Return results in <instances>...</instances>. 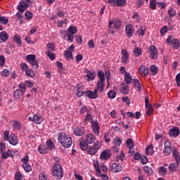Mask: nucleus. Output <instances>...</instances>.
Segmentation results:
<instances>
[{
    "label": "nucleus",
    "mask_w": 180,
    "mask_h": 180,
    "mask_svg": "<svg viewBox=\"0 0 180 180\" xmlns=\"http://www.w3.org/2000/svg\"><path fill=\"white\" fill-rule=\"evenodd\" d=\"M179 166V160H176L175 163L170 164V165L169 166V169L172 172H176Z\"/></svg>",
    "instance_id": "obj_21"
},
{
    "label": "nucleus",
    "mask_w": 180,
    "mask_h": 180,
    "mask_svg": "<svg viewBox=\"0 0 180 180\" xmlns=\"http://www.w3.org/2000/svg\"><path fill=\"white\" fill-rule=\"evenodd\" d=\"M22 162V165H25L27 164H29L30 162V156L29 155H25L21 160Z\"/></svg>",
    "instance_id": "obj_41"
},
{
    "label": "nucleus",
    "mask_w": 180,
    "mask_h": 180,
    "mask_svg": "<svg viewBox=\"0 0 180 180\" xmlns=\"http://www.w3.org/2000/svg\"><path fill=\"white\" fill-rule=\"evenodd\" d=\"M25 75L27 77L34 78V72L32 69H27L25 71Z\"/></svg>",
    "instance_id": "obj_36"
},
{
    "label": "nucleus",
    "mask_w": 180,
    "mask_h": 180,
    "mask_svg": "<svg viewBox=\"0 0 180 180\" xmlns=\"http://www.w3.org/2000/svg\"><path fill=\"white\" fill-rule=\"evenodd\" d=\"M167 45L172 46L174 49H179L180 48V40L177 39H172V36L169 35L166 40Z\"/></svg>",
    "instance_id": "obj_5"
},
{
    "label": "nucleus",
    "mask_w": 180,
    "mask_h": 180,
    "mask_svg": "<svg viewBox=\"0 0 180 180\" xmlns=\"http://www.w3.org/2000/svg\"><path fill=\"white\" fill-rule=\"evenodd\" d=\"M8 141H9V143L11 144V146H17L18 143L17 136L14 134H11L9 136Z\"/></svg>",
    "instance_id": "obj_18"
},
{
    "label": "nucleus",
    "mask_w": 180,
    "mask_h": 180,
    "mask_svg": "<svg viewBox=\"0 0 180 180\" xmlns=\"http://www.w3.org/2000/svg\"><path fill=\"white\" fill-rule=\"evenodd\" d=\"M8 39V35L7 32H5V31H2V32H0V44L2 42H6Z\"/></svg>",
    "instance_id": "obj_22"
},
{
    "label": "nucleus",
    "mask_w": 180,
    "mask_h": 180,
    "mask_svg": "<svg viewBox=\"0 0 180 180\" xmlns=\"http://www.w3.org/2000/svg\"><path fill=\"white\" fill-rule=\"evenodd\" d=\"M91 127L94 133L98 136L100 134V126L97 120H92Z\"/></svg>",
    "instance_id": "obj_12"
},
{
    "label": "nucleus",
    "mask_w": 180,
    "mask_h": 180,
    "mask_svg": "<svg viewBox=\"0 0 180 180\" xmlns=\"http://www.w3.org/2000/svg\"><path fill=\"white\" fill-rule=\"evenodd\" d=\"M134 33V28L133 25L127 24L125 27V34L128 38L132 37Z\"/></svg>",
    "instance_id": "obj_10"
},
{
    "label": "nucleus",
    "mask_w": 180,
    "mask_h": 180,
    "mask_svg": "<svg viewBox=\"0 0 180 180\" xmlns=\"http://www.w3.org/2000/svg\"><path fill=\"white\" fill-rule=\"evenodd\" d=\"M120 92L123 94H127L129 92V86H124L120 89Z\"/></svg>",
    "instance_id": "obj_57"
},
{
    "label": "nucleus",
    "mask_w": 180,
    "mask_h": 180,
    "mask_svg": "<svg viewBox=\"0 0 180 180\" xmlns=\"http://www.w3.org/2000/svg\"><path fill=\"white\" fill-rule=\"evenodd\" d=\"M139 74L141 76H148V68L145 65H141L139 67Z\"/></svg>",
    "instance_id": "obj_20"
},
{
    "label": "nucleus",
    "mask_w": 180,
    "mask_h": 180,
    "mask_svg": "<svg viewBox=\"0 0 180 180\" xmlns=\"http://www.w3.org/2000/svg\"><path fill=\"white\" fill-rule=\"evenodd\" d=\"M79 147L80 149L83 151H85L89 149L88 143L85 141H82L79 143Z\"/></svg>",
    "instance_id": "obj_29"
},
{
    "label": "nucleus",
    "mask_w": 180,
    "mask_h": 180,
    "mask_svg": "<svg viewBox=\"0 0 180 180\" xmlns=\"http://www.w3.org/2000/svg\"><path fill=\"white\" fill-rule=\"evenodd\" d=\"M127 3L126 0H116L117 6H124Z\"/></svg>",
    "instance_id": "obj_58"
},
{
    "label": "nucleus",
    "mask_w": 180,
    "mask_h": 180,
    "mask_svg": "<svg viewBox=\"0 0 180 180\" xmlns=\"http://www.w3.org/2000/svg\"><path fill=\"white\" fill-rule=\"evenodd\" d=\"M47 47H48L49 50L46 51L52 52V51H56V45L53 44L49 43L47 44Z\"/></svg>",
    "instance_id": "obj_53"
},
{
    "label": "nucleus",
    "mask_w": 180,
    "mask_h": 180,
    "mask_svg": "<svg viewBox=\"0 0 180 180\" xmlns=\"http://www.w3.org/2000/svg\"><path fill=\"white\" fill-rule=\"evenodd\" d=\"M98 75L100 80L97 82V84L95 90H97L98 93H103L105 90V75L103 72L98 71Z\"/></svg>",
    "instance_id": "obj_2"
},
{
    "label": "nucleus",
    "mask_w": 180,
    "mask_h": 180,
    "mask_svg": "<svg viewBox=\"0 0 180 180\" xmlns=\"http://www.w3.org/2000/svg\"><path fill=\"white\" fill-rule=\"evenodd\" d=\"M167 169L164 167H160L158 172L162 176H165L167 174Z\"/></svg>",
    "instance_id": "obj_46"
},
{
    "label": "nucleus",
    "mask_w": 180,
    "mask_h": 180,
    "mask_svg": "<svg viewBox=\"0 0 180 180\" xmlns=\"http://www.w3.org/2000/svg\"><path fill=\"white\" fill-rule=\"evenodd\" d=\"M68 20L67 18L58 21V27L62 28L63 25H66L68 23Z\"/></svg>",
    "instance_id": "obj_51"
},
{
    "label": "nucleus",
    "mask_w": 180,
    "mask_h": 180,
    "mask_svg": "<svg viewBox=\"0 0 180 180\" xmlns=\"http://www.w3.org/2000/svg\"><path fill=\"white\" fill-rule=\"evenodd\" d=\"M38 151L40 154H46L49 151V148L46 146H39Z\"/></svg>",
    "instance_id": "obj_24"
},
{
    "label": "nucleus",
    "mask_w": 180,
    "mask_h": 180,
    "mask_svg": "<svg viewBox=\"0 0 180 180\" xmlns=\"http://www.w3.org/2000/svg\"><path fill=\"white\" fill-rule=\"evenodd\" d=\"M25 1H22L19 3L17 9L18 11H19V12H25V11H27V8L29 6V3L31 2V0H25Z\"/></svg>",
    "instance_id": "obj_9"
},
{
    "label": "nucleus",
    "mask_w": 180,
    "mask_h": 180,
    "mask_svg": "<svg viewBox=\"0 0 180 180\" xmlns=\"http://www.w3.org/2000/svg\"><path fill=\"white\" fill-rule=\"evenodd\" d=\"M114 27L116 30L120 29V27H122V21L119 19L115 20L114 22Z\"/></svg>",
    "instance_id": "obj_37"
},
{
    "label": "nucleus",
    "mask_w": 180,
    "mask_h": 180,
    "mask_svg": "<svg viewBox=\"0 0 180 180\" xmlns=\"http://www.w3.org/2000/svg\"><path fill=\"white\" fill-rule=\"evenodd\" d=\"M150 58L152 60H157L159 58L158 50L155 46H151L148 49Z\"/></svg>",
    "instance_id": "obj_8"
},
{
    "label": "nucleus",
    "mask_w": 180,
    "mask_h": 180,
    "mask_svg": "<svg viewBox=\"0 0 180 180\" xmlns=\"http://www.w3.org/2000/svg\"><path fill=\"white\" fill-rule=\"evenodd\" d=\"M20 68L22 72H26L29 69L27 64L25 63H20Z\"/></svg>",
    "instance_id": "obj_56"
},
{
    "label": "nucleus",
    "mask_w": 180,
    "mask_h": 180,
    "mask_svg": "<svg viewBox=\"0 0 180 180\" xmlns=\"http://www.w3.org/2000/svg\"><path fill=\"white\" fill-rule=\"evenodd\" d=\"M8 23V19L6 16L0 15V24L7 25Z\"/></svg>",
    "instance_id": "obj_42"
},
{
    "label": "nucleus",
    "mask_w": 180,
    "mask_h": 180,
    "mask_svg": "<svg viewBox=\"0 0 180 180\" xmlns=\"http://www.w3.org/2000/svg\"><path fill=\"white\" fill-rule=\"evenodd\" d=\"M125 158V155L123 151H122L119 155H117V160L123 161Z\"/></svg>",
    "instance_id": "obj_60"
},
{
    "label": "nucleus",
    "mask_w": 180,
    "mask_h": 180,
    "mask_svg": "<svg viewBox=\"0 0 180 180\" xmlns=\"http://www.w3.org/2000/svg\"><path fill=\"white\" fill-rule=\"evenodd\" d=\"M167 32H168V28L166 25H165L160 29V34L162 36H164Z\"/></svg>",
    "instance_id": "obj_63"
},
{
    "label": "nucleus",
    "mask_w": 180,
    "mask_h": 180,
    "mask_svg": "<svg viewBox=\"0 0 180 180\" xmlns=\"http://www.w3.org/2000/svg\"><path fill=\"white\" fill-rule=\"evenodd\" d=\"M20 91L22 94V95L26 92V84L21 83L19 84Z\"/></svg>",
    "instance_id": "obj_54"
},
{
    "label": "nucleus",
    "mask_w": 180,
    "mask_h": 180,
    "mask_svg": "<svg viewBox=\"0 0 180 180\" xmlns=\"http://www.w3.org/2000/svg\"><path fill=\"white\" fill-rule=\"evenodd\" d=\"M39 180H49L46 177V174L44 172L39 174Z\"/></svg>",
    "instance_id": "obj_62"
},
{
    "label": "nucleus",
    "mask_w": 180,
    "mask_h": 180,
    "mask_svg": "<svg viewBox=\"0 0 180 180\" xmlns=\"http://www.w3.org/2000/svg\"><path fill=\"white\" fill-rule=\"evenodd\" d=\"M150 71L151 72L153 76H155L159 72V68L157 65H154L150 68Z\"/></svg>",
    "instance_id": "obj_25"
},
{
    "label": "nucleus",
    "mask_w": 180,
    "mask_h": 180,
    "mask_svg": "<svg viewBox=\"0 0 180 180\" xmlns=\"http://www.w3.org/2000/svg\"><path fill=\"white\" fill-rule=\"evenodd\" d=\"M14 41L18 46L22 45L21 37L18 34L14 36Z\"/></svg>",
    "instance_id": "obj_33"
},
{
    "label": "nucleus",
    "mask_w": 180,
    "mask_h": 180,
    "mask_svg": "<svg viewBox=\"0 0 180 180\" xmlns=\"http://www.w3.org/2000/svg\"><path fill=\"white\" fill-rule=\"evenodd\" d=\"M11 126H13V128L16 130H20L22 129V124L19 121H11Z\"/></svg>",
    "instance_id": "obj_23"
},
{
    "label": "nucleus",
    "mask_w": 180,
    "mask_h": 180,
    "mask_svg": "<svg viewBox=\"0 0 180 180\" xmlns=\"http://www.w3.org/2000/svg\"><path fill=\"white\" fill-rule=\"evenodd\" d=\"M85 131H86L85 128L80 126L75 129L74 134L77 136H82V135L84 134Z\"/></svg>",
    "instance_id": "obj_15"
},
{
    "label": "nucleus",
    "mask_w": 180,
    "mask_h": 180,
    "mask_svg": "<svg viewBox=\"0 0 180 180\" xmlns=\"http://www.w3.org/2000/svg\"><path fill=\"white\" fill-rule=\"evenodd\" d=\"M129 53L126 49H122V62L123 64H127V62L129 61Z\"/></svg>",
    "instance_id": "obj_17"
},
{
    "label": "nucleus",
    "mask_w": 180,
    "mask_h": 180,
    "mask_svg": "<svg viewBox=\"0 0 180 180\" xmlns=\"http://www.w3.org/2000/svg\"><path fill=\"white\" fill-rule=\"evenodd\" d=\"M86 141L89 145H93L96 143V137L93 134H89L86 136Z\"/></svg>",
    "instance_id": "obj_14"
},
{
    "label": "nucleus",
    "mask_w": 180,
    "mask_h": 180,
    "mask_svg": "<svg viewBox=\"0 0 180 180\" xmlns=\"http://www.w3.org/2000/svg\"><path fill=\"white\" fill-rule=\"evenodd\" d=\"M28 120L36 124H40L44 121L43 116L39 113H35L33 116H30Z\"/></svg>",
    "instance_id": "obj_7"
},
{
    "label": "nucleus",
    "mask_w": 180,
    "mask_h": 180,
    "mask_svg": "<svg viewBox=\"0 0 180 180\" xmlns=\"http://www.w3.org/2000/svg\"><path fill=\"white\" fill-rule=\"evenodd\" d=\"M84 94L87 98H89V99H97V98L99 97L98 95L97 90L92 91H86L84 92Z\"/></svg>",
    "instance_id": "obj_13"
},
{
    "label": "nucleus",
    "mask_w": 180,
    "mask_h": 180,
    "mask_svg": "<svg viewBox=\"0 0 180 180\" xmlns=\"http://www.w3.org/2000/svg\"><path fill=\"white\" fill-rule=\"evenodd\" d=\"M63 169L60 165H53V177L58 180L63 177Z\"/></svg>",
    "instance_id": "obj_4"
},
{
    "label": "nucleus",
    "mask_w": 180,
    "mask_h": 180,
    "mask_svg": "<svg viewBox=\"0 0 180 180\" xmlns=\"http://www.w3.org/2000/svg\"><path fill=\"white\" fill-rule=\"evenodd\" d=\"M134 144V141L131 139H128L126 141V145L129 148V152H131V150L132 149Z\"/></svg>",
    "instance_id": "obj_39"
},
{
    "label": "nucleus",
    "mask_w": 180,
    "mask_h": 180,
    "mask_svg": "<svg viewBox=\"0 0 180 180\" xmlns=\"http://www.w3.org/2000/svg\"><path fill=\"white\" fill-rule=\"evenodd\" d=\"M9 70L8 69H4V70L1 72V76L4 77H7L9 76Z\"/></svg>",
    "instance_id": "obj_64"
},
{
    "label": "nucleus",
    "mask_w": 180,
    "mask_h": 180,
    "mask_svg": "<svg viewBox=\"0 0 180 180\" xmlns=\"http://www.w3.org/2000/svg\"><path fill=\"white\" fill-rule=\"evenodd\" d=\"M22 95L23 94H22V91H20V90L19 89H16L14 91V98H15L16 99H19V98H21Z\"/></svg>",
    "instance_id": "obj_48"
},
{
    "label": "nucleus",
    "mask_w": 180,
    "mask_h": 180,
    "mask_svg": "<svg viewBox=\"0 0 180 180\" xmlns=\"http://www.w3.org/2000/svg\"><path fill=\"white\" fill-rule=\"evenodd\" d=\"M83 94H84V92L83 91V87L80 86L79 85L77 86V91H76V96L78 98H81V96L83 95Z\"/></svg>",
    "instance_id": "obj_30"
},
{
    "label": "nucleus",
    "mask_w": 180,
    "mask_h": 180,
    "mask_svg": "<svg viewBox=\"0 0 180 180\" xmlns=\"http://www.w3.org/2000/svg\"><path fill=\"white\" fill-rule=\"evenodd\" d=\"M146 153L149 155H153L154 153V147L152 144L146 148Z\"/></svg>",
    "instance_id": "obj_27"
},
{
    "label": "nucleus",
    "mask_w": 180,
    "mask_h": 180,
    "mask_svg": "<svg viewBox=\"0 0 180 180\" xmlns=\"http://www.w3.org/2000/svg\"><path fill=\"white\" fill-rule=\"evenodd\" d=\"M168 15L169 16V18L175 17V15H176V11L174 8H170L168 10Z\"/></svg>",
    "instance_id": "obj_52"
},
{
    "label": "nucleus",
    "mask_w": 180,
    "mask_h": 180,
    "mask_svg": "<svg viewBox=\"0 0 180 180\" xmlns=\"http://www.w3.org/2000/svg\"><path fill=\"white\" fill-rule=\"evenodd\" d=\"M68 31L70 34H77V30L75 26H70L68 27Z\"/></svg>",
    "instance_id": "obj_38"
},
{
    "label": "nucleus",
    "mask_w": 180,
    "mask_h": 180,
    "mask_svg": "<svg viewBox=\"0 0 180 180\" xmlns=\"http://www.w3.org/2000/svg\"><path fill=\"white\" fill-rule=\"evenodd\" d=\"M102 143L100 141H96V143L88 148V154L93 156L95 155L98 151L101 148Z\"/></svg>",
    "instance_id": "obj_3"
},
{
    "label": "nucleus",
    "mask_w": 180,
    "mask_h": 180,
    "mask_svg": "<svg viewBox=\"0 0 180 180\" xmlns=\"http://www.w3.org/2000/svg\"><path fill=\"white\" fill-rule=\"evenodd\" d=\"M172 153V147L169 148H164L163 149V153L165 155L168 156Z\"/></svg>",
    "instance_id": "obj_55"
},
{
    "label": "nucleus",
    "mask_w": 180,
    "mask_h": 180,
    "mask_svg": "<svg viewBox=\"0 0 180 180\" xmlns=\"http://www.w3.org/2000/svg\"><path fill=\"white\" fill-rule=\"evenodd\" d=\"M134 54L136 58H139L140 57V56H141L142 54V50L141 48H136L134 50Z\"/></svg>",
    "instance_id": "obj_35"
},
{
    "label": "nucleus",
    "mask_w": 180,
    "mask_h": 180,
    "mask_svg": "<svg viewBox=\"0 0 180 180\" xmlns=\"http://www.w3.org/2000/svg\"><path fill=\"white\" fill-rule=\"evenodd\" d=\"M149 7L152 11H155L157 8V0H150Z\"/></svg>",
    "instance_id": "obj_34"
},
{
    "label": "nucleus",
    "mask_w": 180,
    "mask_h": 180,
    "mask_svg": "<svg viewBox=\"0 0 180 180\" xmlns=\"http://www.w3.org/2000/svg\"><path fill=\"white\" fill-rule=\"evenodd\" d=\"M22 168L26 172H30L32 171V167L30 165H22Z\"/></svg>",
    "instance_id": "obj_49"
},
{
    "label": "nucleus",
    "mask_w": 180,
    "mask_h": 180,
    "mask_svg": "<svg viewBox=\"0 0 180 180\" xmlns=\"http://www.w3.org/2000/svg\"><path fill=\"white\" fill-rule=\"evenodd\" d=\"M15 180H23V176L20 172H17L15 173V176H14Z\"/></svg>",
    "instance_id": "obj_47"
},
{
    "label": "nucleus",
    "mask_w": 180,
    "mask_h": 180,
    "mask_svg": "<svg viewBox=\"0 0 180 180\" xmlns=\"http://www.w3.org/2000/svg\"><path fill=\"white\" fill-rule=\"evenodd\" d=\"M112 156V153L110 150H104L100 154V159L101 160H108Z\"/></svg>",
    "instance_id": "obj_11"
},
{
    "label": "nucleus",
    "mask_w": 180,
    "mask_h": 180,
    "mask_svg": "<svg viewBox=\"0 0 180 180\" xmlns=\"http://www.w3.org/2000/svg\"><path fill=\"white\" fill-rule=\"evenodd\" d=\"M108 98H110V99H115V98H116V96H117V93L113 90L110 91L108 93Z\"/></svg>",
    "instance_id": "obj_45"
},
{
    "label": "nucleus",
    "mask_w": 180,
    "mask_h": 180,
    "mask_svg": "<svg viewBox=\"0 0 180 180\" xmlns=\"http://www.w3.org/2000/svg\"><path fill=\"white\" fill-rule=\"evenodd\" d=\"M86 77H88L89 80L93 81L96 78V76L93 72L89 70L86 75Z\"/></svg>",
    "instance_id": "obj_44"
},
{
    "label": "nucleus",
    "mask_w": 180,
    "mask_h": 180,
    "mask_svg": "<svg viewBox=\"0 0 180 180\" xmlns=\"http://www.w3.org/2000/svg\"><path fill=\"white\" fill-rule=\"evenodd\" d=\"M45 53L46 56L49 58V59L52 61H54L56 60V55L53 53L52 52L49 51H46Z\"/></svg>",
    "instance_id": "obj_40"
},
{
    "label": "nucleus",
    "mask_w": 180,
    "mask_h": 180,
    "mask_svg": "<svg viewBox=\"0 0 180 180\" xmlns=\"http://www.w3.org/2000/svg\"><path fill=\"white\" fill-rule=\"evenodd\" d=\"M124 81L127 84H130L131 83V76L130 75V72H125Z\"/></svg>",
    "instance_id": "obj_31"
},
{
    "label": "nucleus",
    "mask_w": 180,
    "mask_h": 180,
    "mask_svg": "<svg viewBox=\"0 0 180 180\" xmlns=\"http://www.w3.org/2000/svg\"><path fill=\"white\" fill-rule=\"evenodd\" d=\"M122 167L119 163H112L111 165V172L113 173H119L122 172Z\"/></svg>",
    "instance_id": "obj_16"
},
{
    "label": "nucleus",
    "mask_w": 180,
    "mask_h": 180,
    "mask_svg": "<svg viewBox=\"0 0 180 180\" xmlns=\"http://www.w3.org/2000/svg\"><path fill=\"white\" fill-rule=\"evenodd\" d=\"M46 146H47L48 149H49L50 150H56V146L51 139H49L46 141Z\"/></svg>",
    "instance_id": "obj_26"
},
{
    "label": "nucleus",
    "mask_w": 180,
    "mask_h": 180,
    "mask_svg": "<svg viewBox=\"0 0 180 180\" xmlns=\"http://www.w3.org/2000/svg\"><path fill=\"white\" fill-rule=\"evenodd\" d=\"M169 134L171 137H177L180 134V130L177 127H174L169 130Z\"/></svg>",
    "instance_id": "obj_19"
},
{
    "label": "nucleus",
    "mask_w": 180,
    "mask_h": 180,
    "mask_svg": "<svg viewBox=\"0 0 180 180\" xmlns=\"http://www.w3.org/2000/svg\"><path fill=\"white\" fill-rule=\"evenodd\" d=\"M26 61L30 63L32 67L34 69H37L39 66L38 60L36 58V55L30 54L26 57Z\"/></svg>",
    "instance_id": "obj_6"
},
{
    "label": "nucleus",
    "mask_w": 180,
    "mask_h": 180,
    "mask_svg": "<svg viewBox=\"0 0 180 180\" xmlns=\"http://www.w3.org/2000/svg\"><path fill=\"white\" fill-rule=\"evenodd\" d=\"M147 109L146 113L148 116H150L153 113V105L146 107Z\"/></svg>",
    "instance_id": "obj_43"
},
{
    "label": "nucleus",
    "mask_w": 180,
    "mask_h": 180,
    "mask_svg": "<svg viewBox=\"0 0 180 180\" xmlns=\"http://www.w3.org/2000/svg\"><path fill=\"white\" fill-rule=\"evenodd\" d=\"M1 155H2V158L4 159V160L7 159L8 158H13V155L11 153V150H8L6 152L1 153Z\"/></svg>",
    "instance_id": "obj_28"
},
{
    "label": "nucleus",
    "mask_w": 180,
    "mask_h": 180,
    "mask_svg": "<svg viewBox=\"0 0 180 180\" xmlns=\"http://www.w3.org/2000/svg\"><path fill=\"white\" fill-rule=\"evenodd\" d=\"M145 32H146V28L145 27L141 26L137 30V32L139 36H144L145 35Z\"/></svg>",
    "instance_id": "obj_50"
},
{
    "label": "nucleus",
    "mask_w": 180,
    "mask_h": 180,
    "mask_svg": "<svg viewBox=\"0 0 180 180\" xmlns=\"http://www.w3.org/2000/svg\"><path fill=\"white\" fill-rule=\"evenodd\" d=\"M172 155H174V159L176 160V161H179V158L180 155H179V152L176 149H174L172 151Z\"/></svg>",
    "instance_id": "obj_61"
},
{
    "label": "nucleus",
    "mask_w": 180,
    "mask_h": 180,
    "mask_svg": "<svg viewBox=\"0 0 180 180\" xmlns=\"http://www.w3.org/2000/svg\"><path fill=\"white\" fill-rule=\"evenodd\" d=\"M64 56H65L68 60L70 59L74 60V57L72 51H65V52L64 53Z\"/></svg>",
    "instance_id": "obj_32"
},
{
    "label": "nucleus",
    "mask_w": 180,
    "mask_h": 180,
    "mask_svg": "<svg viewBox=\"0 0 180 180\" xmlns=\"http://www.w3.org/2000/svg\"><path fill=\"white\" fill-rule=\"evenodd\" d=\"M134 83V86L138 88V91H141L142 89H141L139 81L138 79H135Z\"/></svg>",
    "instance_id": "obj_59"
},
{
    "label": "nucleus",
    "mask_w": 180,
    "mask_h": 180,
    "mask_svg": "<svg viewBox=\"0 0 180 180\" xmlns=\"http://www.w3.org/2000/svg\"><path fill=\"white\" fill-rule=\"evenodd\" d=\"M58 141L65 148H70L72 146V139L70 135L65 133H59L58 135Z\"/></svg>",
    "instance_id": "obj_1"
}]
</instances>
